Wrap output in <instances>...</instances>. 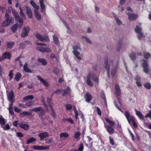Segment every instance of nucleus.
Instances as JSON below:
<instances>
[{
	"mask_svg": "<svg viewBox=\"0 0 151 151\" xmlns=\"http://www.w3.org/2000/svg\"><path fill=\"white\" fill-rule=\"evenodd\" d=\"M19 9L20 10V14L22 18H19V15L17 13L14 12L13 14L16 21H18L20 23L18 25V27L21 28L22 27L23 24V19H25L26 17L24 14L23 13L21 7L19 8Z\"/></svg>",
	"mask_w": 151,
	"mask_h": 151,
	"instance_id": "1",
	"label": "nucleus"
},
{
	"mask_svg": "<svg viewBox=\"0 0 151 151\" xmlns=\"http://www.w3.org/2000/svg\"><path fill=\"white\" fill-rule=\"evenodd\" d=\"M52 72L56 76H58L59 75V72L58 69L56 68L53 69Z\"/></svg>",
	"mask_w": 151,
	"mask_h": 151,
	"instance_id": "59",
	"label": "nucleus"
},
{
	"mask_svg": "<svg viewBox=\"0 0 151 151\" xmlns=\"http://www.w3.org/2000/svg\"><path fill=\"white\" fill-rule=\"evenodd\" d=\"M26 9L28 17L29 18H32V12L30 8L27 7H26Z\"/></svg>",
	"mask_w": 151,
	"mask_h": 151,
	"instance_id": "30",
	"label": "nucleus"
},
{
	"mask_svg": "<svg viewBox=\"0 0 151 151\" xmlns=\"http://www.w3.org/2000/svg\"><path fill=\"white\" fill-rule=\"evenodd\" d=\"M6 123L5 119L2 117V115L0 116V124L4 125Z\"/></svg>",
	"mask_w": 151,
	"mask_h": 151,
	"instance_id": "37",
	"label": "nucleus"
},
{
	"mask_svg": "<svg viewBox=\"0 0 151 151\" xmlns=\"http://www.w3.org/2000/svg\"><path fill=\"white\" fill-rule=\"evenodd\" d=\"M15 60L16 61H19L20 66L22 65H24V66H27V63L25 61V58H23L22 56H19L16 58Z\"/></svg>",
	"mask_w": 151,
	"mask_h": 151,
	"instance_id": "6",
	"label": "nucleus"
},
{
	"mask_svg": "<svg viewBox=\"0 0 151 151\" xmlns=\"http://www.w3.org/2000/svg\"><path fill=\"white\" fill-rule=\"evenodd\" d=\"M51 99L49 97L47 98L46 101L47 103H48V105L50 108H52V106L51 102Z\"/></svg>",
	"mask_w": 151,
	"mask_h": 151,
	"instance_id": "43",
	"label": "nucleus"
},
{
	"mask_svg": "<svg viewBox=\"0 0 151 151\" xmlns=\"http://www.w3.org/2000/svg\"><path fill=\"white\" fill-rule=\"evenodd\" d=\"M38 62L39 63V64H38V65H41L40 63L43 65H45L47 64L46 61L44 59H38Z\"/></svg>",
	"mask_w": 151,
	"mask_h": 151,
	"instance_id": "33",
	"label": "nucleus"
},
{
	"mask_svg": "<svg viewBox=\"0 0 151 151\" xmlns=\"http://www.w3.org/2000/svg\"><path fill=\"white\" fill-rule=\"evenodd\" d=\"M96 111L98 115H99V116H101V110L99 107H96Z\"/></svg>",
	"mask_w": 151,
	"mask_h": 151,
	"instance_id": "55",
	"label": "nucleus"
},
{
	"mask_svg": "<svg viewBox=\"0 0 151 151\" xmlns=\"http://www.w3.org/2000/svg\"><path fill=\"white\" fill-rule=\"evenodd\" d=\"M14 20L13 17H12L10 19H7L5 20L2 24L1 25L3 27H6L9 25Z\"/></svg>",
	"mask_w": 151,
	"mask_h": 151,
	"instance_id": "10",
	"label": "nucleus"
},
{
	"mask_svg": "<svg viewBox=\"0 0 151 151\" xmlns=\"http://www.w3.org/2000/svg\"><path fill=\"white\" fill-rule=\"evenodd\" d=\"M140 63L142 66H148L149 65L147 60L145 59L141 60Z\"/></svg>",
	"mask_w": 151,
	"mask_h": 151,
	"instance_id": "32",
	"label": "nucleus"
},
{
	"mask_svg": "<svg viewBox=\"0 0 151 151\" xmlns=\"http://www.w3.org/2000/svg\"><path fill=\"white\" fill-rule=\"evenodd\" d=\"M151 57V54L149 52L145 53L144 54V57L145 59H148Z\"/></svg>",
	"mask_w": 151,
	"mask_h": 151,
	"instance_id": "42",
	"label": "nucleus"
},
{
	"mask_svg": "<svg viewBox=\"0 0 151 151\" xmlns=\"http://www.w3.org/2000/svg\"><path fill=\"white\" fill-rule=\"evenodd\" d=\"M104 63L106 65H111L112 63V62L110 60L108 61L107 57H106L104 58Z\"/></svg>",
	"mask_w": 151,
	"mask_h": 151,
	"instance_id": "28",
	"label": "nucleus"
},
{
	"mask_svg": "<svg viewBox=\"0 0 151 151\" xmlns=\"http://www.w3.org/2000/svg\"><path fill=\"white\" fill-rule=\"evenodd\" d=\"M104 119L105 121L108 123L109 124V126L113 127L114 126L115 124L114 122L113 121L110 120L109 118L106 117H105Z\"/></svg>",
	"mask_w": 151,
	"mask_h": 151,
	"instance_id": "20",
	"label": "nucleus"
},
{
	"mask_svg": "<svg viewBox=\"0 0 151 151\" xmlns=\"http://www.w3.org/2000/svg\"><path fill=\"white\" fill-rule=\"evenodd\" d=\"M45 112V110L41 107H38V114L39 116L44 115Z\"/></svg>",
	"mask_w": 151,
	"mask_h": 151,
	"instance_id": "23",
	"label": "nucleus"
},
{
	"mask_svg": "<svg viewBox=\"0 0 151 151\" xmlns=\"http://www.w3.org/2000/svg\"><path fill=\"white\" fill-rule=\"evenodd\" d=\"M24 71L28 73H31L32 72L31 70L28 68V67H23Z\"/></svg>",
	"mask_w": 151,
	"mask_h": 151,
	"instance_id": "48",
	"label": "nucleus"
},
{
	"mask_svg": "<svg viewBox=\"0 0 151 151\" xmlns=\"http://www.w3.org/2000/svg\"><path fill=\"white\" fill-rule=\"evenodd\" d=\"M83 144L81 143L79 145V147L78 150H74L75 151H83Z\"/></svg>",
	"mask_w": 151,
	"mask_h": 151,
	"instance_id": "45",
	"label": "nucleus"
},
{
	"mask_svg": "<svg viewBox=\"0 0 151 151\" xmlns=\"http://www.w3.org/2000/svg\"><path fill=\"white\" fill-rule=\"evenodd\" d=\"M53 38L54 41L55 42V43L56 44H58V41L57 37L55 36H54L53 37Z\"/></svg>",
	"mask_w": 151,
	"mask_h": 151,
	"instance_id": "61",
	"label": "nucleus"
},
{
	"mask_svg": "<svg viewBox=\"0 0 151 151\" xmlns=\"http://www.w3.org/2000/svg\"><path fill=\"white\" fill-rule=\"evenodd\" d=\"M115 95L117 96H119L121 95V91L118 84L115 85Z\"/></svg>",
	"mask_w": 151,
	"mask_h": 151,
	"instance_id": "14",
	"label": "nucleus"
},
{
	"mask_svg": "<svg viewBox=\"0 0 151 151\" xmlns=\"http://www.w3.org/2000/svg\"><path fill=\"white\" fill-rule=\"evenodd\" d=\"M115 20H116L117 24L118 25H121L122 24V21L119 19V17L115 15L114 13L113 14Z\"/></svg>",
	"mask_w": 151,
	"mask_h": 151,
	"instance_id": "25",
	"label": "nucleus"
},
{
	"mask_svg": "<svg viewBox=\"0 0 151 151\" xmlns=\"http://www.w3.org/2000/svg\"><path fill=\"white\" fill-rule=\"evenodd\" d=\"M82 37L85 39L86 42L87 43H88L89 44H91V40L86 37L84 36V37Z\"/></svg>",
	"mask_w": 151,
	"mask_h": 151,
	"instance_id": "57",
	"label": "nucleus"
},
{
	"mask_svg": "<svg viewBox=\"0 0 151 151\" xmlns=\"http://www.w3.org/2000/svg\"><path fill=\"white\" fill-rule=\"evenodd\" d=\"M34 98V97L32 95L26 96L23 97V99L25 101H27L30 99H32Z\"/></svg>",
	"mask_w": 151,
	"mask_h": 151,
	"instance_id": "35",
	"label": "nucleus"
},
{
	"mask_svg": "<svg viewBox=\"0 0 151 151\" xmlns=\"http://www.w3.org/2000/svg\"><path fill=\"white\" fill-rule=\"evenodd\" d=\"M60 138H63V137L66 138L69 137V134L66 132L62 133L60 134Z\"/></svg>",
	"mask_w": 151,
	"mask_h": 151,
	"instance_id": "39",
	"label": "nucleus"
},
{
	"mask_svg": "<svg viewBox=\"0 0 151 151\" xmlns=\"http://www.w3.org/2000/svg\"><path fill=\"white\" fill-rule=\"evenodd\" d=\"M14 42H8L7 43V46L8 48L11 49L14 46Z\"/></svg>",
	"mask_w": 151,
	"mask_h": 151,
	"instance_id": "44",
	"label": "nucleus"
},
{
	"mask_svg": "<svg viewBox=\"0 0 151 151\" xmlns=\"http://www.w3.org/2000/svg\"><path fill=\"white\" fill-rule=\"evenodd\" d=\"M66 121L71 123V124H73L74 122L73 120L70 117L66 118Z\"/></svg>",
	"mask_w": 151,
	"mask_h": 151,
	"instance_id": "62",
	"label": "nucleus"
},
{
	"mask_svg": "<svg viewBox=\"0 0 151 151\" xmlns=\"http://www.w3.org/2000/svg\"><path fill=\"white\" fill-rule=\"evenodd\" d=\"M21 114H24L26 115L31 116L32 114L31 112L28 111H24Z\"/></svg>",
	"mask_w": 151,
	"mask_h": 151,
	"instance_id": "54",
	"label": "nucleus"
},
{
	"mask_svg": "<svg viewBox=\"0 0 151 151\" xmlns=\"http://www.w3.org/2000/svg\"><path fill=\"white\" fill-rule=\"evenodd\" d=\"M104 127L109 134H112L114 133V129L113 127L109 126L105 123L104 124Z\"/></svg>",
	"mask_w": 151,
	"mask_h": 151,
	"instance_id": "7",
	"label": "nucleus"
},
{
	"mask_svg": "<svg viewBox=\"0 0 151 151\" xmlns=\"http://www.w3.org/2000/svg\"><path fill=\"white\" fill-rule=\"evenodd\" d=\"M91 78H92L94 81L96 82L97 83L99 82V78L97 77H94L93 75L91 73L88 74L86 78V83L88 86L93 87V83L91 80Z\"/></svg>",
	"mask_w": 151,
	"mask_h": 151,
	"instance_id": "2",
	"label": "nucleus"
},
{
	"mask_svg": "<svg viewBox=\"0 0 151 151\" xmlns=\"http://www.w3.org/2000/svg\"><path fill=\"white\" fill-rule=\"evenodd\" d=\"M81 135V133L80 132H76L75 134L74 138L79 140L80 139V136Z\"/></svg>",
	"mask_w": 151,
	"mask_h": 151,
	"instance_id": "41",
	"label": "nucleus"
},
{
	"mask_svg": "<svg viewBox=\"0 0 151 151\" xmlns=\"http://www.w3.org/2000/svg\"><path fill=\"white\" fill-rule=\"evenodd\" d=\"M49 136V134L47 132H43L40 134L38 136L40 138L41 140H42L45 138H47Z\"/></svg>",
	"mask_w": 151,
	"mask_h": 151,
	"instance_id": "17",
	"label": "nucleus"
},
{
	"mask_svg": "<svg viewBox=\"0 0 151 151\" xmlns=\"http://www.w3.org/2000/svg\"><path fill=\"white\" fill-rule=\"evenodd\" d=\"M17 27V25L16 24H14L12 27L11 30L13 32L16 31Z\"/></svg>",
	"mask_w": 151,
	"mask_h": 151,
	"instance_id": "47",
	"label": "nucleus"
},
{
	"mask_svg": "<svg viewBox=\"0 0 151 151\" xmlns=\"http://www.w3.org/2000/svg\"><path fill=\"white\" fill-rule=\"evenodd\" d=\"M144 86L147 89H150L151 88V85L150 83H146L144 84Z\"/></svg>",
	"mask_w": 151,
	"mask_h": 151,
	"instance_id": "40",
	"label": "nucleus"
},
{
	"mask_svg": "<svg viewBox=\"0 0 151 151\" xmlns=\"http://www.w3.org/2000/svg\"><path fill=\"white\" fill-rule=\"evenodd\" d=\"M38 40H40L41 41L45 42L48 41L49 39L47 36H45L43 37L41 35H38Z\"/></svg>",
	"mask_w": 151,
	"mask_h": 151,
	"instance_id": "27",
	"label": "nucleus"
},
{
	"mask_svg": "<svg viewBox=\"0 0 151 151\" xmlns=\"http://www.w3.org/2000/svg\"><path fill=\"white\" fill-rule=\"evenodd\" d=\"M73 52L75 56V57L78 60H81L83 59V55L82 54H80L79 52L77 50H73Z\"/></svg>",
	"mask_w": 151,
	"mask_h": 151,
	"instance_id": "8",
	"label": "nucleus"
},
{
	"mask_svg": "<svg viewBox=\"0 0 151 151\" xmlns=\"http://www.w3.org/2000/svg\"><path fill=\"white\" fill-rule=\"evenodd\" d=\"M49 145H46V146H38V150H45L49 149Z\"/></svg>",
	"mask_w": 151,
	"mask_h": 151,
	"instance_id": "38",
	"label": "nucleus"
},
{
	"mask_svg": "<svg viewBox=\"0 0 151 151\" xmlns=\"http://www.w3.org/2000/svg\"><path fill=\"white\" fill-rule=\"evenodd\" d=\"M136 114L138 116V117L139 118L141 119H144V116L142 114V113L140 111H137L136 109H135Z\"/></svg>",
	"mask_w": 151,
	"mask_h": 151,
	"instance_id": "26",
	"label": "nucleus"
},
{
	"mask_svg": "<svg viewBox=\"0 0 151 151\" xmlns=\"http://www.w3.org/2000/svg\"><path fill=\"white\" fill-rule=\"evenodd\" d=\"M105 68L107 70V74L108 78H110V69H111V74L112 78H114L117 69V67H113L110 68V67H105Z\"/></svg>",
	"mask_w": 151,
	"mask_h": 151,
	"instance_id": "4",
	"label": "nucleus"
},
{
	"mask_svg": "<svg viewBox=\"0 0 151 151\" xmlns=\"http://www.w3.org/2000/svg\"><path fill=\"white\" fill-rule=\"evenodd\" d=\"M4 60L7 58L10 59L11 58V54L9 52H4L2 55Z\"/></svg>",
	"mask_w": 151,
	"mask_h": 151,
	"instance_id": "21",
	"label": "nucleus"
},
{
	"mask_svg": "<svg viewBox=\"0 0 151 151\" xmlns=\"http://www.w3.org/2000/svg\"><path fill=\"white\" fill-rule=\"evenodd\" d=\"M29 30V28L28 27H24L23 30V32L22 33L21 36L22 37L27 36Z\"/></svg>",
	"mask_w": 151,
	"mask_h": 151,
	"instance_id": "13",
	"label": "nucleus"
},
{
	"mask_svg": "<svg viewBox=\"0 0 151 151\" xmlns=\"http://www.w3.org/2000/svg\"><path fill=\"white\" fill-rule=\"evenodd\" d=\"M109 143H110V144L112 146H114L115 143L113 138L111 136H110L109 137Z\"/></svg>",
	"mask_w": 151,
	"mask_h": 151,
	"instance_id": "36",
	"label": "nucleus"
},
{
	"mask_svg": "<svg viewBox=\"0 0 151 151\" xmlns=\"http://www.w3.org/2000/svg\"><path fill=\"white\" fill-rule=\"evenodd\" d=\"M38 80H39L41 83L46 87L49 86V83L43 78H42L40 76H38Z\"/></svg>",
	"mask_w": 151,
	"mask_h": 151,
	"instance_id": "15",
	"label": "nucleus"
},
{
	"mask_svg": "<svg viewBox=\"0 0 151 151\" xmlns=\"http://www.w3.org/2000/svg\"><path fill=\"white\" fill-rule=\"evenodd\" d=\"M84 98L85 99L86 101L88 103H89L92 100L93 97L89 93L87 92H86Z\"/></svg>",
	"mask_w": 151,
	"mask_h": 151,
	"instance_id": "12",
	"label": "nucleus"
},
{
	"mask_svg": "<svg viewBox=\"0 0 151 151\" xmlns=\"http://www.w3.org/2000/svg\"><path fill=\"white\" fill-rule=\"evenodd\" d=\"M4 130H9L10 129V127L9 124H6L5 127H3Z\"/></svg>",
	"mask_w": 151,
	"mask_h": 151,
	"instance_id": "53",
	"label": "nucleus"
},
{
	"mask_svg": "<svg viewBox=\"0 0 151 151\" xmlns=\"http://www.w3.org/2000/svg\"><path fill=\"white\" fill-rule=\"evenodd\" d=\"M73 48L74 50H80L81 49L80 45L78 44L76 45H75L73 47Z\"/></svg>",
	"mask_w": 151,
	"mask_h": 151,
	"instance_id": "46",
	"label": "nucleus"
},
{
	"mask_svg": "<svg viewBox=\"0 0 151 151\" xmlns=\"http://www.w3.org/2000/svg\"><path fill=\"white\" fill-rule=\"evenodd\" d=\"M31 5L35 8V14L37 19L38 18V6L33 1H31L30 2Z\"/></svg>",
	"mask_w": 151,
	"mask_h": 151,
	"instance_id": "9",
	"label": "nucleus"
},
{
	"mask_svg": "<svg viewBox=\"0 0 151 151\" xmlns=\"http://www.w3.org/2000/svg\"><path fill=\"white\" fill-rule=\"evenodd\" d=\"M51 110H52V113L51 114V115L53 117V118H55L56 116V114L54 112V110L53 109V107H52V108H51Z\"/></svg>",
	"mask_w": 151,
	"mask_h": 151,
	"instance_id": "63",
	"label": "nucleus"
},
{
	"mask_svg": "<svg viewBox=\"0 0 151 151\" xmlns=\"http://www.w3.org/2000/svg\"><path fill=\"white\" fill-rule=\"evenodd\" d=\"M65 106L67 110H70L72 109V106L70 104H66Z\"/></svg>",
	"mask_w": 151,
	"mask_h": 151,
	"instance_id": "49",
	"label": "nucleus"
},
{
	"mask_svg": "<svg viewBox=\"0 0 151 151\" xmlns=\"http://www.w3.org/2000/svg\"><path fill=\"white\" fill-rule=\"evenodd\" d=\"M14 72L13 70H12L9 72V75H8V76H9L10 78L9 80H11L12 78H13V72Z\"/></svg>",
	"mask_w": 151,
	"mask_h": 151,
	"instance_id": "52",
	"label": "nucleus"
},
{
	"mask_svg": "<svg viewBox=\"0 0 151 151\" xmlns=\"http://www.w3.org/2000/svg\"><path fill=\"white\" fill-rule=\"evenodd\" d=\"M14 111L16 112H18L19 113L21 111V109H19L17 107H14Z\"/></svg>",
	"mask_w": 151,
	"mask_h": 151,
	"instance_id": "64",
	"label": "nucleus"
},
{
	"mask_svg": "<svg viewBox=\"0 0 151 151\" xmlns=\"http://www.w3.org/2000/svg\"><path fill=\"white\" fill-rule=\"evenodd\" d=\"M42 104L44 106V107L45 108H46V109L47 110V111H48V110L47 109V105L45 104V100H44V99L43 98H42Z\"/></svg>",
	"mask_w": 151,
	"mask_h": 151,
	"instance_id": "60",
	"label": "nucleus"
},
{
	"mask_svg": "<svg viewBox=\"0 0 151 151\" xmlns=\"http://www.w3.org/2000/svg\"><path fill=\"white\" fill-rule=\"evenodd\" d=\"M145 118H147L149 117L151 118V110L149 111L148 113L145 116Z\"/></svg>",
	"mask_w": 151,
	"mask_h": 151,
	"instance_id": "56",
	"label": "nucleus"
},
{
	"mask_svg": "<svg viewBox=\"0 0 151 151\" xmlns=\"http://www.w3.org/2000/svg\"><path fill=\"white\" fill-rule=\"evenodd\" d=\"M144 67L143 71L146 73L147 74L149 72V70L148 68V67Z\"/></svg>",
	"mask_w": 151,
	"mask_h": 151,
	"instance_id": "58",
	"label": "nucleus"
},
{
	"mask_svg": "<svg viewBox=\"0 0 151 151\" xmlns=\"http://www.w3.org/2000/svg\"><path fill=\"white\" fill-rule=\"evenodd\" d=\"M128 18L130 20H132L135 19L137 18V16L136 14H134L132 13H128Z\"/></svg>",
	"mask_w": 151,
	"mask_h": 151,
	"instance_id": "24",
	"label": "nucleus"
},
{
	"mask_svg": "<svg viewBox=\"0 0 151 151\" xmlns=\"http://www.w3.org/2000/svg\"><path fill=\"white\" fill-rule=\"evenodd\" d=\"M101 97L104 100L105 104L107 106L106 99V98L105 93L103 91H101Z\"/></svg>",
	"mask_w": 151,
	"mask_h": 151,
	"instance_id": "29",
	"label": "nucleus"
},
{
	"mask_svg": "<svg viewBox=\"0 0 151 151\" xmlns=\"http://www.w3.org/2000/svg\"><path fill=\"white\" fill-rule=\"evenodd\" d=\"M22 77V75L20 73L18 72L17 73L15 76V77L14 78V80L16 81H18L20 78Z\"/></svg>",
	"mask_w": 151,
	"mask_h": 151,
	"instance_id": "31",
	"label": "nucleus"
},
{
	"mask_svg": "<svg viewBox=\"0 0 151 151\" xmlns=\"http://www.w3.org/2000/svg\"><path fill=\"white\" fill-rule=\"evenodd\" d=\"M124 115L128 123H130L132 122L133 127L135 128H137V125L135 122L134 118L133 116H130V113L128 111H126L125 112Z\"/></svg>",
	"mask_w": 151,
	"mask_h": 151,
	"instance_id": "3",
	"label": "nucleus"
},
{
	"mask_svg": "<svg viewBox=\"0 0 151 151\" xmlns=\"http://www.w3.org/2000/svg\"><path fill=\"white\" fill-rule=\"evenodd\" d=\"M40 5V10L43 13H44L45 9V3L46 0H39Z\"/></svg>",
	"mask_w": 151,
	"mask_h": 151,
	"instance_id": "11",
	"label": "nucleus"
},
{
	"mask_svg": "<svg viewBox=\"0 0 151 151\" xmlns=\"http://www.w3.org/2000/svg\"><path fill=\"white\" fill-rule=\"evenodd\" d=\"M70 88L69 87H67L66 89H64L63 91V93L62 94L63 96H65L66 95L69 94L70 91Z\"/></svg>",
	"mask_w": 151,
	"mask_h": 151,
	"instance_id": "22",
	"label": "nucleus"
},
{
	"mask_svg": "<svg viewBox=\"0 0 151 151\" xmlns=\"http://www.w3.org/2000/svg\"><path fill=\"white\" fill-rule=\"evenodd\" d=\"M19 127L25 130H27L29 128V126L27 124H23L22 122L19 124Z\"/></svg>",
	"mask_w": 151,
	"mask_h": 151,
	"instance_id": "19",
	"label": "nucleus"
},
{
	"mask_svg": "<svg viewBox=\"0 0 151 151\" xmlns=\"http://www.w3.org/2000/svg\"><path fill=\"white\" fill-rule=\"evenodd\" d=\"M8 99L10 101H14V93L13 91L11 90L10 93H9L8 96Z\"/></svg>",
	"mask_w": 151,
	"mask_h": 151,
	"instance_id": "18",
	"label": "nucleus"
},
{
	"mask_svg": "<svg viewBox=\"0 0 151 151\" xmlns=\"http://www.w3.org/2000/svg\"><path fill=\"white\" fill-rule=\"evenodd\" d=\"M36 139L35 137H31L27 140L26 144L28 145L36 141Z\"/></svg>",
	"mask_w": 151,
	"mask_h": 151,
	"instance_id": "34",
	"label": "nucleus"
},
{
	"mask_svg": "<svg viewBox=\"0 0 151 151\" xmlns=\"http://www.w3.org/2000/svg\"><path fill=\"white\" fill-rule=\"evenodd\" d=\"M129 57L132 60H134L136 58V56L135 53H132L129 55Z\"/></svg>",
	"mask_w": 151,
	"mask_h": 151,
	"instance_id": "50",
	"label": "nucleus"
},
{
	"mask_svg": "<svg viewBox=\"0 0 151 151\" xmlns=\"http://www.w3.org/2000/svg\"><path fill=\"white\" fill-rule=\"evenodd\" d=\"M141 24L139 23L138 24V25L136 26V28L135 29V31L136 32L138 33V38L139 39H141L143 38L144 36L143 34L141 32L142 31V28L141 27Z\"/></svg>",
	"mask_w": 151,
	"mask_h": 151,
	"instance_id": "5",
	"label": "nucleus"
},
{
	"mask_svg": "<svg viewBox=\"0 0 151 151\" xmlns=\"http://www.w3.org/2000/svg\"><path fill=\"white\" fill-rule=\"evenodd\" d=\"M34 104V101H28L25 104V105L28 106H31Z\"/></svg>",
	"mask_w": 151,
	"mask_h": 151,
	"instance_id": "51",
	"label": "nucleus"
},
{
	"mask_svg": "<svg viewBox=\"0 0 151 151\" xmlns=\"http://www.w3.org/2000/svg\"><path fill=\"white\" fill-rule=\"evenodd\" d=\"M38 51L42 52H51V50L48 48H45L42 47H38Z\"/></svg>",
	"mask_w": 151,
	"mask_h": 151,
	"instance_id": "16",
	"label": "nucleus"
}]
</instances>
